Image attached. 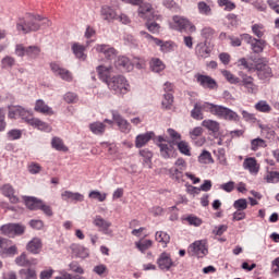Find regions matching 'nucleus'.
<instances>
[{
    "instance_id": "1",
    "label": "nucleus",
    "mask_w": 279,
    "mask_h": 279,
    "mask_svg": "<svg viewBox=\"0 0 279 279\" xmlns=\"http://www.w3.org/2000/svg\"><path fill=\"white\" fill-rule=\"evenodd\" d=\"M40 21H43V16L28 13L25 20L20 19L17 22V31L23 32V34H29V32H38V29H40Z\"/></svg>"
},
{
    "instance_id": "2",
    "label": "nucleus",
    "mask_w": 279,
    "mask_h": 279,
    "mask_svg": "<svg viewBox=\"0 0 279 279\" xmlns=\"http://www.w3.org/2000/svg\"><path fill=\"white\" fill-rule=\"evenodd\" d=\"M125 3H132V5H140L137 12L141 19H145L146 21H156L158 15L154 14V8H151L150 3H143V0H122Z\"/></svg>"
},
{
    "instance_id": "3",
    "label": "nucleus",
    "mask_w": 279,
    "mask_h": 279,
    "mask_svg": "<svg viewBox=\"0 0 279 279\" xmlns=\"http://www.w3.org/2000/svg\"><path fill=\"white\" fill-rule=\"evenodd\" d=\"M24 202L29 210H43L47 217H53L51 206L45 204V202L32 196L25 197Z\"/></svg>"
},
{
    "instance_id": "4",
    "label": "nucleus",
    "mask_w": 279,
    "mask_h": 279,
    "mask_svg": "<svg viewBox=\"0 0 279 279\" xmlns=\"http://www.w3.org/2000/svg\"><path fill=\"white\" fill-rule=\"evenodd\" d=\"M107 86L116 95H125L128 93V80L123 75L112 76Z\"/></svg>"
},
{
    "instance_id": "5",
    "label": "nucleus",
    "mask_w": 279,
    "mask_h": 279,
    "mask_svg": "<svg viewBox=\"0 0 279 279\" xmlns=\"http://www.w3.org/2000/svg\"><path fill=\"white\" fill-rule=\"evenodd\" d=\"M189 254L196 258H204L208 255V243L206 240H197L189 246Z\"/></svg>"
},
{
    "instance_id": "6",
    "label": "nucleus",
    "mask_w": 279,
    "mask_h": 279,
    "mask_svg": "<svg viewBox=\"0 0 279 279\" xmlns=\"http://www.w3.org/2000/svg\"><path fill=\"white\" fill-rule=\"evenodd\" d=\"M15 53L19 58H23V56H27L33 60H36L38 56H40V47L38 46H28L24 47L23 45H17L15 48Z\"/></svg>"
},
{
    "instance_id": "7",
    "label": "nucleus",
    "mask_w": 279,
    "mask_h": 279,
    "mask_svg": "<svg viewBox=\"0 0 279 279\" xmlns=\"http://www.w3.org/2000/svg\"><path fill=\"white\" fill-rule=\"evenodd\" d=\"M216 117L219 119H225V121H241V117H239L238 112H234L232 109L218 105V109L216 110Z\"/></svg>"
},
{
    "instance_id": "8",
    "label": "nucleus",
    "mask_w": 279,
    "mask_h": 279,
    "mask_svg": "<svg viewBox=\"0 0 279 279\" xmlns=\"http://www.w3.org/2000/svg\"><path fill=\"white\" fill-rule=\"evenodd\" d=\"M17 117H21V119L28 123V125H35L36 128H45V122L32 117V113H29V111L25 110L23 107H17Z\"/></svg>"
},
{
    "instance_id": "9",
    "label": "nucleus",
    "mask_w": 279,
    "mask_h": 279,
    "mask_svg": "<svg viewBox=\"0 0 279 279\" xmlns=\"http://www.w3.org/2000/svg\"><path fill=\"white\" fill-rule=\"evenodd\" d=\"M111 114L120 132H122L123 134H130V132L132 131V124H130V122L125 118H123V116H121L118 111H111Z\"/></svg>"
},
{
    "instance_id": "10",
    "label": "nucleus",
    "mask_w": 279,
    "mask_h": 279,
    "mask_svg": "<svg viewBox=\"0 0 279 279\" xmlns=\"http://www.w3.org/2000/svg\"><path fill=\"white\" fill-rule=\"evenodd\" d=\"M157 265L161 271H169L172 267H175V263H173L171 255H169L167 252H163L159 255Z\"/></svg>"
},
{
    "instance_id": "11",
    "label": "nucleus",
    "mask_w": 279,
    "mask_h": 279,
    "mask_svg": "<svg viewBox=\"0 0 279 279\" xmlns=\"http://www.w3.org/2000/svg\"><path fill=\"white\" fill-rule=\"evenodd\" d=\"M50 69L57 77H61V80H64V82L73 81V75L71 72L64 68L59 66L58 63H50Z\"/></svg>"
},
{
    "instance_id": "12",
    "label": "nucleus",
    "mask_w": 279,
    "mask_h": 279,
    "mask_svg": "<svg viewBox=\"0 0 279 279\" xmlns=\"http://www.w3.org/2000/svg\"><path fill=\"white\" fill-rule=\"evenodd\" d=\"M253 71H257V76L259 80H267L274 75L270 66L263 62H256Z\"/></svg>"
},
{
    "instance_id": "13",
    "label": "nucleus",
    "mask_w": 279,
    "mask_h": 279,
    "mask_svg": "<svg viewBox=\"0 0 279 279\" xmlns=\"http://www.w3.org/2000/svg\"><path fill=\"white\" fill-rule=\"evenodd\" d=\"M94 226H96L97 228H100V232L107 234V236H112V229H110V226H112V222L107 221L100 216H97L94 219Z\"/></svg>"
},
{
    "instance_id": "14",
    "label": "nucleus",
    "mask_w": 279,
    "mask_h": 279,
    "mask_svg": "<svg viewBox=\"0 0 279 279\" xmlns=\"http://www.w3.org/2000/svg\"><path fill=\"white\" fill-rule=\"evenodd\" d=\"M196 82L203 86V88H209L210 90L217 88V81L208 75L197 74Z\"/></svg>"
},
{
    "instance_id": "15",
    "label": "nucleus",
    "mask_w": 279,
    "mask_h": 279,
    "mask_svg": "<svg viewBox=\"0 0 279 279\" xmlns=\"http://www.w3.org/2000/svg\"><path fill=\"white\" fill-rule=\"evenodd\" d=\"M96 71L98 73L99 80L108 85V83H110V80H112V66L98 65L96 68Z\"/></svg>"
},
{
    "instance_id": "16",
    "label": "nucleus",
    "mask_w": 279,
    "mask_h": 279,
    "mask_svg": "<svg viewBox=\"0 0 279 279\" xmlns=\"http://www.w3.org/2000/svg\"><path fill=\"white\" fill-rule=\"evenodd\" d=\"M0 191L4 197H9L11 204H19V197L14 195V187L12 184L7 183L2 186H0Z\"/></svg>"
},
{
    "instance_id": "17",
    "label": "nucleus",
    "mask_w": 279,
    "mask_h": 279,
    "mask_svg": "<svg viewBox=\"0 0 279 279\" xmlns=\"http://www.w3.org/2000/svg\"><path fill=\"white\" fill-rule=\"evenodd\" d=\"M96 51L104 53L107 60H114V58H117V50L108 45L96 46Z\"/></svg>"
},
{
    "instance_id": "18",
    "label": "nucleus",
    "mask_w": 279,
    "mask_h": 279,
    "mask_svg": "<svg viewBox=\"0 0 279 279\" xmlns=\"http://www.w3.org/2000/svg\"><path fill=\"white\" fill-rule=\"evenodd\" d=\"M155 136L156 134L154 132L137 135L135 138V147L138 149H141V147H145V145H147V143H149Z\"/></svg>"
},
{
    "instance_id": "19",
    "label": "nucleus",
    "mask_w": 279,
    "mask_h": 279,
    "mask_svg": "<svg viewBox=\"0 0 279 279\" xmlns=\"http://www.w3.org/2000/svg\"><path fill=\"white\" fill-rule=\"evenodd\" d=\"M70 250L75 258H88V248L82 246V244H72Z\"/></svg>"
},
{
    "instance_id": "20",
    "label": "nucleus",
    "mask_w": 279,
    "mask_h": 279,
    "mask_svg": "<svg viewBox=\"0 0 279 279\" xmlns=\"http://www.w3.org/2000/svg\"><path fill=\"white\" fill-rule=\"evenodd\" d=\"M27 252L31 254H40V250H43V241L39 238H34L26 245Z\"/></svg>"
},
{
    "instance_id": "21",
    "label": "nucleus",
    "mask_w": 279,
    "mask_h": 279,
    "mask_svg": "<svg viewBox=\"0 0 279 279\" xmlns=\"http://www.w3.org/2000/svg\"><path fill=\"white\" fill-rule=\"evenodd\" d=\"M114 66L118 71H132V63L128 57H119L114 61Z\"/></svg>"
},
{
    "instance_id": "22",
    "label": "nucleus",
    "mask_w": 279,
    "mask_h": 279,
    "mask_svg": "<svg viewBox=\"0 0 279 279\" xmlns=\"http://www.w3.org/2000/svg\"><path fill=\"white\" fill-rule=\"evenodd\" d=\"M63 202H84V195L77 192L64 191L61 194Z\"/></svg>"
},
{
    "instance_id": "23",
    "label": "nucleus",
    "mask_w": 279,
    "mask_h": 279,
    "mask_svg": "<svg viewBox=\"0 0 279 279\" xmlns=\"http://www.w3.org/2000/svg\"><path fill=\"white\" fill-rule=\"evenodd\" d=\"M89 130L92 134H95L96 136H104L106 133V124L104 122H93L89 124Z\"/></svg>"
},
{
    "instance_id": "24",
    "label": "nucleus",
    "mask_w": 279,
    "mask_h": 279,
    "mask_svg": "<svg viewBox=\"0 0 279 279\" xmlns=\"http://www.w3.org/2000/svg\"><path fill=\"white\" fill-rule=\"evenodd\" d=\"M170 144L177 145L180 154H183V156H191V146H189V142L186 141H170Z\"/></svg>"
},
{
    "instance_id": "25",
    "label": "nucleus",
    "mask_w": 279,
    "mask_h": 279,
    "mask_svg": "<svg viewBox=\"0 0 279 279\" xmlns=\"http://www.w3.org/2000/svg\"><path fill=\"white\" fill-rule=\"evenodd\" d=\"M173 23H174L175 29H178V32H182L183 29H186V27H189L191 25V22L187 19H184L179 15L173 16Z\"/></svg>"
},
{
    "instance_id": "26",
    "label": "nucleus",
    "mask_w": 279,
    "mask_h": 279,
    "mask_svg": "<svg viewBox=\"0 0 279 279\" xmlns=\"http://www.w3.org/2000/svg\"><path fill=\"white\" fill-rule=\"evenodd\" d=\"M168 144H157L160 149V156L161 158H165L166 160L171 158V153L173 151V144H171V141L168 142Z\"/></svg>"
},
{
    "instance_id": "27",
    "label": "nucleus",
    "mask_w": 279,
    "mask_h": 279,
    "mask_svg": "<svg viewBox=\"0 0 279 279\" xmlns=\"http://www.w3.org/2000/svg\"><path fill=\"white\" fill-rule=\"evenodd\" d=\"M149 66H150V71H153L154 73H160L162 71H165V62H162V60H160L159 58H153L149 62Z\"/></svg>"
},
{
    "instance_id": "28",
    "label": "nucleus",
    "mask_w": 279,
    "mask_h": 279,
    "mask_svg": "<svg viewBox=\"0 0 279 279\" xmlns=\"http://www.w3.org/2000/svg\"><path fill=\"white\" fill-rule=\"evenodd\" d=\"M192 119L195 121H202L204 119V111L202 110V101H198L194 105V108L191 110Z\"/></svg>"
},
{
    "instance_id": "29",
    "label": "nucleus",
    "mask_w": 279,
    "mask_h": 279,
    "mask_svg": "<svg viewBox=\"0 0 279 279\" xmlns=\"http://www.w3.org/2000/svg\"><path fill=\"white\" fill-rule=\"evenodd\" d=\"M19 275L21 279H38V275L34 268H22Z\"/></svg>"
},
{
    "instance_id": "30",
    "label": "nucleus",
    "mask_w": 279,
    "mask_h": 279,
    "mask_svg": "<svg viewBox=\"0 0 279 279\" xmlns=\"http://www.w3.org/2000/svg\"><path fill=\"white\" fill-rule=\"evenodd\" d=\"M244 169H248L251 173H258V166L256 163V158L248 157L243 162Z\"/></svg>"
},
{
    "instance_id": "31",
    "label": "nucleus",
    "mask_w": 279,
    "mask_h": 279,
    "mask_svg": "<svg viewBox=\"0 0 279 279\" xmlns=\"http://www.w3.org/2000/svg\"><path fill=\"white\" fill-rule=\"evenodd\" d=\"M241 86H245L247 93L250 94H254L258 90V87L256 86V84H254V77L252 76L244 78L241 83Z\"/></svg>"
},
{
    "instance_id": "32",
    "label": "nucleus",
    "mask_w": 279,
    "mask_h": 279,
    "mask_svg": "<svg viewBox=\"0 0 279 279\" xmlns=\"http://www.w3.org/2000/svg\"><path fill=\"white\" fill-rule=\"evenodd\" d=\"M203 128H206L209 132H213V134H217L219 132V122L215 120H204L202 122Z\"/></svg>"
},
{
    "instance_id": "33",
    "label": "nucleus",
    "mask_w": 279,
    "mask_h": 279,
    "mask_svg": "<svg viewBox=\"0 0 279 279\" xmlns=\"http://www.w3.org/2000/svg\"><path fill=\"white\" fill-rule=\"evenodd\" d=\"M101 16L104 21H114V19H117V12L110 7H102Z\"/></svg>"
},
{
    "instance_id": "34",
    "label": "nucleus",
    "mask_w": 279,
    "mask_h": 279,
    "mask_svg": "<svg viewBox=\"0 0 279 279\" xmlns=\"http://www.w3.org/2000/svg\"><path fill=\"white\" fill-rule=\"evenodd\" d=\"M251 49L253 53H263L265 49V40L255 38L251 44Z\"/></svg>"
},
{
    "instance_id": "35",
    "label": "nucleus",
    "mask_w": 279,
    "mask_h": 279,
    "mask_svg": "<svg viewBox=\"0 0 279 279\" xmlns=\"http://www.w3.org/2000/svg\"><path fill=\"white\" fill-rule=\"evenodd\" d=\"M51 146L57 151H69V147L64 145V142H62V138L60 137H53L51 141Z\"/></svg>"
},
{
    "instance_id": "36",
    "label": "nucleus",
    "mask_w": 279,
    "mask_h": 279,
    "mask_svg": "<svg viewBox=\"0 0 279 279\" xmlns=\"http://www.w3.org/2000/svg\"><path fill=\"white\" fill-rule=\"evenodd\" d=\"M198 162L201 165H213L215 160H213V155L208 150H203V153L198 156Z\"/></svg>"
},
{
    "instance_id": "37",
    "label": "nucleus",
    "mask_w": 279,
    "mask_h": 279,
    "mask_svg": "<svg viewBox=\"0 0 279 279\" xmlns=\"http://www.w3.org/2000/svg\"><path fill=\"white\" fill-rule=\"evenodd\" d=\"M219 105H215L213 102H201V109L203 112H210V114H214L216 117L217 109Z\"/></svg>"
},
{
    "instance_id": "38",
    "label": "nucleus",
    "mask_w": 279,
    "mask_h": 279,
    "mask_svg": "<svg viewBox=\"0 0 279 279\" xmlns=\"http://www.w3.org/2000/svg\"><path fill=\"white\" fill-rule=\"evenodd\" d=\"M155 239L156 241H158V243H162L163 247H167V244L169 243V241H171V236L167 232L162 231H157L155 234Z\"/></svg>"
},
{
    "instance_id": "39",
    "label": "nucleus",
    "mask_w": 279,
    "mask_h": 279,
    "mask_svg": "<svg viewBox=\"0 0 279 279\" xmlns=\"http://www.w3.org/2000/svg\"><path fill=\"white\" fill-rule=\"evenodd\" d=\"M173 106V94L166 93L163 95V100L161 102V107L163 110H171V107Z\"/></svg>"
},
{
    "instance_id": "40",
    "label": "nucleus",
    "mask_w": 279,
    "mask_h": 279,
    "mask_svg": "<svg viewBox=\"0 0 279 279\" xmlns=\"http://www.w3.org/2000/svg\"><path fill=\"white\" fill-rule=\"evenodd\" d=\"M264 180L268 184H278L279 182V172L278 171H268L267 174L264 177Z\"/></svg>"
},
{
    "instance_id": "41",
    "label": "nucleus",
    "mask_w": 279,
    "mask_h": 279,
    "mask_svg": "<svg viewBox=\"0 0 279 279\" xmlns=\"http://www.w3.org/2000/svg\"><path fill=\"white\" fill-rule=\"evenodd\" d=\"M72 51L78 60H86V54H84V46L80 44H73Z\"/></svg>"
},
{
    "instance_id": "42",
    "label": "nucleus",
    "mask_w": 279,
    "mask_h": 279,
    "mask_svg": "<svg viewBox=\"0 0 279 279\" xmlns=\"http://www.w3.org/2000/svg\"><path fill=\"white\" fill-rule=\"evenodd\" d=\"M140 156L144 158V165H147L151 168V158H154V154L149 149H142L140 150Z\"/></svg>"
},
{
    "instance_id": "43",
    "label": "nucleus",
    "mask_w": 279,
    "mask_h": 279,
    "mask_svg": "<svg viewBox=\"0 0 279 279\" xmlns=\"http://www.w3.org/2000/svg\"><path fill=\"white\" fill-rule=\"evenodd\" d=\"M255 110H257L258 112L269 113L271 112V106L267 104V100H259L255 105Z\"/></svg>"
},
{
    "instance_id": "44",
    "label": "nucleus",
    "mask_w": 279,
    "mask_h": 279,
    "mask_svg": "<svg viewBox=\"0 0 279 279\" xmlns=\"http://www.w3.org/2000/svg\"><path fill=\"white\" fill-rule=\"evenodd\" d=\"M35 110L36 112H41V114H48L51 108L47 106L43 99H39L36 101Z\"/></svg>"
},
{
    "instance_id": "45",
    "label": "nucleus",
    "mask_w": 279,
    "mask_h": 279,
    "mask_svg": "<svg viewBox=\"0 0 279 279\" xmlns=\"http://www.w3.org/2000/svg\"><path fill=\"white\" fill-rule=\"evenodd\" d=\"M196 53H198L201 58H208L210 56V48H208L206 44H198L196 48Z\"/></svg>"
},
{
    "instance_id": "46",
    "label": "nucleus",
    "mask_w": 279,
    "mask_h": 279,
    "mask_svg": "<svg viewBox=\"0 0 279 279\" xmlns=\"http://www.w3.org/2000/svg\"><path fill=\"white\" fill-rule=\"evenodd\" d=\"M1 256H16V254H19V247H16V245H12L10 247L4 246L1 251H0Z\"/></svg>"
},
{
    "instance_id": "47",
    "label": "nucleus",
    "mask_w": 279,
    "mask_h": 279,
    "mask_svg": "<svg viewBox=\"0 0 279 279\" xmlns=\"http://www.w3.org/2000/svg\"><path fill=\"white\" fill-rule=\"evenodd\" d=\"M258 147H267L265 140L257 137L251 141L252 151H258Z\"/></svg>"
},
{
    "instance_id": "48",
    "label": "nucleus",
    "mask_w": 279,
    "mask_h": 279,
    "mask_svg": "<svg viewBox=\"0 0 279 279\" xmlns=\"http://www.w3.org/2000/svg\"><path fill=\"white\" fill-rule=\"evenodd\" d=\"M15 265L19 267H28V265H32L29 259H27V254L22 253L20 256L15 258Z\"/></svg>"
},
{
    "instance_id": "49",
    "label": "nucleus",
    "mask_w": 279,
    "mask_h": 279,
    "mask_svg": "<svg viewBox=\"0 0 279 279\" xmlns=\"http://www.w3.org/2000/svg\"><path fill=\"white\" fill-rule=\"evenodd\" d=\"M16 64V60L13 57L5 56L1 60V68L2 69H12Z\"/></svg>"
},
{
    "instance_id": "50",
    "label": "nucleus",
    "mask_w": 279,
    "mask_h": 279,
    "mask_svg": "<svg viewBox=\"0 0 279 279\" xmlns=\"http://www.w3.org/2000/svg\"><path fill=\"white\" fill-rule=\"evenodd\" d=\"M199 14H205V16H210L213 10L210 9V5L208 3L201 1L197 4Z\"/></svg>"
},
{
    "instance_id": "51",
    "label": "nucleus",
    "mask_w": 279,
    "mask_h": 279,
    "mask_svg": "<svg viewBox=\"0 0 279 279\" xmlns=\"http://www.w3.org/2000/svg\"><path fill=\"white\" fill-rule=\"evenodd\" d=\"M146 28L148 29V32H150V34H160V24L154 22V20H147Z\"/></svg>"
},
{
    "instance_id": "52",
    "label": "nucleus",
    "mask_w": 279,
    "mask_h": 279,
    "mask_svg": "<svg viewBox=\"0 0 279 279\" xmlns=\"http://www.w3.org/2000/svg\"><path fill=\"white\" fill-rule=\"evenodd\" d=\"M223 77H226L227 82L229 84H239L241 82V78L236 77L234 74H232L230 71L225 70L222 71Z\"/></svg>"
},
{
    "instance_id": "53",
    "label": "nucleus",
    "mask_w": 279,
    "mask_h": 279,
    "mask_svg": "<svg viewBox=\"0 0 279 279\" xmlns=\"http://www.w3.org/2000/svg\"><path fill=\"white\" fill-rule=\"evenodd\" d=\"M0 232L4 236H9L10 239H13V223H7L0 227Z\"/></svg>"
},
{
    "instance_id": "54",
    "label": "nucleus",
    "mask_w": 279,
    "mask_h": 279,
    "mask_svg": "<svg viewBox=\"0 0 279 279\" xmlns=\"http://www.w3.org/2000/svg\"><path fill=\"white\" fill-rule=\"evenodd\" d=\"M238 66H243L244 69H246V71H248V73H252V71H254L256 66V63H250L247 62V59L241 58L238 61Z\"/></svg>"
},
{
    "instance_id": "55",
    "label": "nucleus",
    "mask_w": 279,
    "mask_h": 279,
    "mask_svg": "<svg viewBox=\"0 0 279 279\" xmlns=\"http://www.w3.org/2000/svg\"><path fill=\"white\" fill-rule=\"evenodd\" d=\"M218 5H220V8L225 7L227 12H232V10H235L236 8V4L230 0H218Z\"/></svg>"
},
{
    "instance_id": "56",
    "label": "nucleus",
    "mask_w": 279,
    "mask_h": 279,
    "mask_svg": "<svg viewBox=\"0 0 279 279\" xmlns=\"http://www.w3.org/2000/svg\"><path fill=\"white\" fill-rule=\"evenodd\" d=\"M88 197L90 199H98V202H106V197H108V194L99 192V191H92L88 194Z\"/></svg>"
},
{
    "instance_id": "57",
    "label": "nucleus",
    "mask_w": 279,
    "mask_h": 279,
    "mask_svg": "<svg viewBox=\"0 0 279 279\" xmlns=\"http://www.w3.org/2000/svg\"><path fill=\"white\" fill-rule=\"evenodd\" d=\"M182 171L184 170H181L180 168H172L169 170V173L174 180H177V182H182V179L184 178V173Z\"/></svg>"
},
{
    "instance_id": "58",
    "label": "nucleus",
    "mask_w": 279,
    "mask_h": 279,
    "mask_svg": "<svg viewBox=\"0 0 279 279\" xmlns=\"http://www.w3.org/2000/svg\"><path fill=\"white\" fill-rule=\"evenodd\" d=\"M233 208L235 210H247V199L245 198H239L233 203Z\"/></svg>"
},
{
    "instance_id": "59",
    "label": "nucleus",
    "mask_w": 279,
    "mask_h": 279,
    "mask_svg": "<svg viewBox=\"0 0 279 279\" xmlns=\"http://www.w3.org/2000/svg\"><path fill=\"white\" fill-rule=\"evenodd\" d=\"M9 141H19L23 136V132L19 129H13L7 133Z\"/></svg>"
},
{
    "instance_id": "60",
    "label": "nucleus",
    "mask_w": 279,
    "mask_h": 279,
    "mask_svg": "<svg viewBox=\"0 0 279 279\" xmlns=\"http://www.w3.org/2000/svg\"><path fill=\"white\" fill-rule=\"evenodd\" d=\"M13 239L25 234V226L21 223H13Z\"/></svg>"
},
{
    "instance_id": "61",
    "label": "nucleus",
    "mask_w": 279,
    "mask_h": 279,
    "mask_svg": "<svg viewBox=\"0 0 279 279\" xmlns=\"http://www.w3.org/2000/svg\"><path fill=\"white\" fill-rule=\"evenodd\" d=\"M151 240H144L142 242H136L135 245L140 252H147L149 247L151 246Z\"/></svg>"
},
{
    "instance_id": "62",
    "label": "nucleus",
    "mask_w": 279,
    "mask_h": 279,
    "mask_svg": "<svg viewBox=\"0 0 279 279\" xmlns=\"http://www.w3.org/2000/svg\"><path fill=\"white\" fill-rule=\"evenodd\" d=\"M69 271H73L74 274H84V268L80 266V263L73 260L69 264Z\"/></svg>"
},
{
    "instance_id": "63",
    "label": "nucleus",
    "mask_w": 279,
    "mask_h": 279,
    "mask_svg": "<svg viewBox=\"0 0 279 279\" xmlns=\"http://www.w3.org/2000/svg\"><path fill=\"white\" fill-rule=\"evenodd\" d=\"M242 119H244L247 123H256V116L246 110H241Z\"/></svg>"
},
{
    "instance_id": "64",
    "label": "nucleus",
    "mask_w": 279,
    "mask_h": 279,
    "mask_svg": "<svg viewBox=\"0 0 279 279\" xmlns=\"http://www.w3.org/2000/svg\"><path fill=\"white\" fill-rule=\"evenodd\" d=\"M63 99L66 104H75L77 101V94L68 92L64 96Z\"/></svg>"
}]
</instances>
